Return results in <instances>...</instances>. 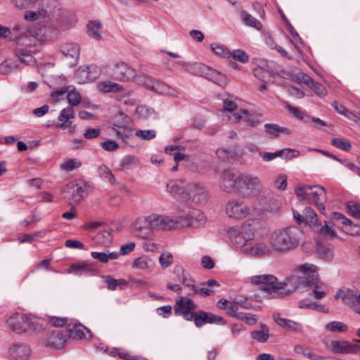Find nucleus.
<instances>
[{
    "label": "nucleus",
    "instance_id": "1",
    "mask_svg": "<svg viewBox=\"0 0 360 360\" xmlns=\"http://www.w3.org/2000/svg\"><path fill=\"white\" fill-rule=\"evenodd\" d=\"M300 235L301 231L295 226L276 229L270 235V247L276 253L285 254L298 246Z\"/></svg>",
    "mask_w": 360,
    "mask_h": 360
},
{
    "label": "nucleus",
    "instance_id": "2",
    "mask_svg": "<svg viewBox=\"0 0 360 360\" xmlns=\"http://www.w3.org/2000/svg\"><path fill=\"white\" fill-rule=\"evenodd\" d=\"M36 10H28L24 13V19L28 22L43 21L51 16L58 15L60 13V5L57 0H42L41 3L35 5Z\"/></svg>",
    "mask_w": 360,
    "mask_h": 360
},
{
    "label": "nucleus",
    "instance_id": "3",
    "mask_svg": "<svg viewBox=\"0 0 360 360\" xmlns=\"http://www.w3.org/2000/svg\"><path fill=\"white\" fill-rule=\"evenodd\" d=\"M295 194L300 200L313 202L319 211L326 215L325 203L327 200L324 187L319 185H303L295 188Z\"/></svg>",
    "mask_w": 360,
    "mask_h": 360
},
{
    "label": "nucleus",
    "instance_id": "4",
    "mask_svg": "<svg viewBox=\"0 0 360 360\" xmlns=\"http://www.w3.org/2000/svg\"><path fill=\"white\" fill-rule=\"evenodd\" d=\"M254 284H262V290L269 293L274 298H282L290 293L292 290H287L286 283L278 282L277 278L271 274L257 275L251 277Z\"/></svg>",
    "mask_w": 360,
    "mask_h": 360
},
{
    "label": "nucleus",
    "instance_id": "5",
    "mask_svg": "<svg viewBox=\"0 0 360 360\" xmlns=\"http://www.w3.org/2000/svg\"><path fill=\"white\" fill-rule=\"evenodd\" d=\"M314 266H308L307 264L302 265L300 270L304 273V276L300 277L298 282L304 287L313 288L311 295L315 299H322L328 292V288L323 283H319L318 276L314 272H309Z\"/></svg>",
    "mask_w": 360,
    "mask_h": 360
},
{
    "label": "nucleus",
    "instance_id": "6",
    "mask_svg": "<svg viewBox=\"0 0 360 360\" xmlns=\"http://www.w3.org/2000/svg\"><path fill=\"white\" fill-rule=\"evenodd\" d=\"M13 32L18 45L24 46V49H38L41 41L34 32L33 27L26 28L21 25H16L13 27Z\"/></svg>",
    "mask_w": 360,
    "mask_h": 360
},
{
    "label": "nucleus",
    "instance_id": "7",
    "mask_svg": "<svg viewBox=\"0 0 360 360\" xmlns=\"http://www.w3.org/2000/svg\"><path fill=\"white\" fill-rule=\"evenodd\" d=\"M261 186L260 179L251 174H240L238 180V194L243 198L257 195Z\"/></svg>",
    "mask_w": 360,
    "mask_h": 360
},
{
    "label": "nucleus",
    "instance_id": "8",
    "mask_svg": "<svg viewBox=\"0 0 360 360\" xmlns=\"http://www.w3.org/2000/svg\"><path fill=\"white\" fill-rule=\"evenodd\" d=\"M55 16H51L50 18H46L43 21L37 22L33 27L36 32H34L35 34H37L41 43L57 38L59 30L58 22L55 23L53 20Z\"/></svg>",
    "mask_w": 360,
    "mask_h": 360
},
{
    "label": "nucleus",
    "instance_id": "9",
    "mask_svg": "<svg viewBox=\"0 0 360 360\" xmlns=\"http://www.w3.org/2000/svg\"><path fill=\"white\" fill-rule=\"evenodd\" d=\"M228 234L231 243L240 247L242 252L244 246H248L255 237L254 229L250 224H245L240 228H231Z\"/></svg>",
    "mask_w": 360,
    "mask_h": 360
},
{
    "label": "nucleus",
    "instance_id": "10",
    "mask_svg": "<svg viewBox=\"0 0 360 360\" xmlns=\"http://www.w3.org/2000/svg\"><path fill=\"white\" fill-rule=\"evenodd\" d=\"M63 198L70 205L79 203L86 195V184L79 180H75L68 183L62 190Z\"/></svg>",
    "mask_w": 360,
    "mask_h": 360
},
{
    "label": "nucleus",
    "instance_id": "11",
    "mask_svg": "<svg viewBox=\"0 0 360 360\" xmlns=\"http://www.w3.org/2000/svg\"><path fill=\"white\" fill-rule=\"evenodd\" d=\"M153 219L156 224L155 225V228L158 230L169 231L180 229L181 228L188 227L189 224L187 219H181L180 216L175 219H172L169 217L153 214Z\"/></svg>",
    "mask_w": 360,
    "mask_h": 360
},
{
    "label": "nucleus",
    "instance_id": "12",
    "mask_svg": "<svg viewBox=\"0 0 360 360\" xmlns=\"http://www.w3.org/2000/svg\"><path fill=\"white\" fill-rule=\"evenodd\" d=\"M191 182L184 179H172L167 182L166 187L167 191L174 198L181 202H186L189 200L188 194Z\"/></svg>",
    "mask_w": 360,
    "mask_h": 360
},
{
    "label": "nucleus",
    "instance_id": "13",
    "mask_svg": "<svg viewBox=\"0 0 360 360\" xmlns=\"http://www.w3.org/2000/svg\"><path fill=\"white\" fill-rule=\"evenodd\" d=\"M153 214L148 217L138 218L134 224V229L136 234L143 238H148L153 233L155 229V221L153 219Z\"/></svg>",
    "mask_w": 360,
    "mask_h": 360
},
{
    "label": "nucleus",
    "instance_id": "14",
    "mask_svg": "<svg viewBox=\"0 0 360 360\" xmlns=\"http://www.w3.org/2000/svg\"><path fill=\"white\" fill-rule=\"evenodd\" d=\"M63 60L69 67L75 66L79 60L80 47L76 43H65L60 46Z\"/></svg>",
    "mask_w": 360,
    "mask_h": 360
},
{
    "label": "nucleus",
    "instance_id": "15",
    "mask_svg": "<svg viewBox=\"0 0 360 360\" xmlns=\"http://www.w3.org/2000/svg\"><path fill=\"white\" fill-rule=\"evenodd\" d=\"M226 213L230 218L241 219L250 214V208L240 200H232L226 204Z\"/></svg>",
    "mask_w": 360,
    "mask_h": 360
},
{
    "label": "nucleus",
    "instance_id": "16",
    "mask_svg": "<svg viewBox=\"0 0 360 360\" xmlns=\"http://www.w3.org/2000/svg\"><path fill=\"white\" fill-rule=\"evenodd\" d=\"M188 194L190 198L185 203L190 205L205 204L208 200L207 191L199 184L191 182Z\"/></svg>",
    "mask_w": 360,
    "mask_h": 360
},
{
    "label": "nucleus",
    "instance_id": "17",
    "mask_svg": "<svg viewBox=\"0 0 360 360\" xmlns=\"http://www.w3.org/2000/svg\"><path fill=\"white\" fill-rule=\"evenodd\" d=\"M111 69V76L116 80L128 82L136 78L135 70L123 62L114 63Z\"/></svg>",
    "mask_w": 360,
    "mask_h": 360
},
{
    "label": "nucleus",
    "instance_id": "18",
    "mask_svg": "<svg viewBox=\"0 0 360 360\" xmlns=\"http://www.w3.org/2000/svg\"><path fill=\"white\" fill-rule=\"evenodd\" d=\"M238 175L232 169L224 170L219 179V188L226 193H238Z\"/></svg>",
    "mask_w": 360,
    "mask_h": 360
},
{
    "label": "nucleus",
    "instance_id": "19",
    "mask_svg": "<svg viewBox=\"0 0 360 360\" xmlns=\"http://www.w3.org/2000/svg\"><path fill=\"white\" fill-rule=\"evenodd\" d=\"M196 308L197 305L192 300L186 297H180L176 302L174 311L176 314L182 315L184 319L191 321L194 313L193 311Z\"/></svg>",
    "mask_w": 360,
    "mask_h": 360
},
{
    "label": "nucleus",
    "instance_id": "20",
    "mask_svg": "<svg viewBox=\"0 0 360 360\" xmlns=\"http://www.w3.org/2000/svg\"><path fill=\"white\" fill-rule=\"evenodd\" d=\"M193 320L196 327H202L205 323H216L219 325H224L226 321L219 316L209 314L204 311H198L193 314Z\"/></svg>",
    "mask_w": 360,
    "mask_h": 360
},
{
    "label": "nucleus",
    "instance_id": "21",
    "mask_svg": "<svg viewBox=\"0 0 360 360\" xmlns=\"http://www.w3.org/2000/svg\"><path fill=\"white\" fill-rule=\"evenodd\" d=\"M75 117V110L72 107H67L63 109L58 116L60 123H57L55 127L56 128L65 129H68L70 133H74L76 129V125L73 124L70 120Z\"/></svg>",
    "mask_w": 360,
    "mask_h": 360
},
{
    "label": "nucleus",
    "instance_id": "22",
    "mask_svg": "<svg viewBox=\"0 0 360 360\" xmlns=\"http://www.w3.org/2000/svg\"><path fill=\"white\" fill-rule=\"evenodd\" d=\"M28 317L22 314L15 313L7 320L9 328L17 333H22L28 330Z\"/></svg>",
    "mask_w": 360,
    "mask_h": 360
},
{
    "label": "nucleus",
    "instance_id": "23",
    "mask_svg": "<svg viewBox=\"0 0 360 360\" xmlns=\"http://www.w3.org/2000/svg\"><path fill=\"white\" fill-rule=\"evenodd\" d=\"M271 248L270 245L263 242L253 243L250 242L248 246H244L243 248V252L245 255L254 256V257H262L269 255Z\"/></svg>",
    "mask_w": 360,
    "mask_h": 360
},
{
    "label": "nucleus",
    "instance_id": "24",
    "mask_svg": "<svg viewBox=\"0 0 360 360\" xmlns=\"http://www.w3.org/2000/svg\"><path fill=\"white\" fill-rule=\"evenodd\" d=\"M330 348L334 354H356L360 351L357 344H352L347 341L333 340Z\"/></svg>",
    "mask_w": 360,
    "mask_h": 360
},
{
    "label": "nucleus",
    "instance_id": "25",
    "mask_svg": "<svg viewBox=\"0 0 360 360\" xmlns=\"http://www.w3.org/2000/svg\"><path fill=\"white\" fill-rule=\"evenodd\" d=\"M68 332L66 330L60 331H53L45 341V346L59 349L63 347L67 340Z\"/></svg>",
    "mask_w": 360,
    "mask_h": 360
},
{
    "label": "nucleus",
    "instance_id": "26",
    "mask_svg": "<svg viewBox=\"0 0 360 360\" xmlns=\"http://www.w3.org/2000/svg\"><path fill=\"white\" fill-rule=\"evenodd\" d=\"M96 70L95 65L79 67L75 72V78L79 84L94 81L99 75L98 72L91 74V70Z\"/></svg>",
    "mask_w": 360,
    "mask_h": 360
},
{
    "label": "nucleus",
    "instance_id": "27",
    "mask_svg": "<svg viewBox=\"0 0 360 360\" xmlns=\"http://www.w3.org/2000/svg\"><path fill=\"white\" fill-rule=\"evenodd\" d=\"M11 356L15 360H27L31 353V349L25 345L17 343L9 349Z\"/></svg>",
    "mask_w": 360,
    "mask_h": 360
},
{
    "label": "nucleus",
    "instance_id": "28",
    "mask_svg": "<svg viewBox=\"0 0 360 360\" xmlns=\"http://www.w3.org/2000/svg\"><path fill=\"white\" fill-rule=\"evenodd\" d=\"M181 219H187L189 224L188 226L197 227L199 225L205 222V217L204 214L199 210H193L188 214L185 216H180Z\"/></svg>",
    "mask_w": 360,
    "mask_h": 360
},
{
    "label": "nucleus",
    "instance_id": "29",
    "mask_svg": "<svg viewBox=\"0 0 360 360\" xmlns=\"http://www.w3.org/2000/svg\"><path fill=\"white\" fill-rule=\"evenodd\" d=\"M38 49H18L16 51V56H18L21 63H25L27 65H34L37 63V60L35 58L32 56V54L36 53Z\"/></svg>",
    "mask_w": 360,
    "mask_h": 360
},
{
    "label": "nucleus",
    "instance_id": "30",
    "mask_svg": "<svg viewBox=\"0 0 360 360\" xmlns=\"http://www.w3.org/2000/svg\"><path fill=\"white\" fill-rule=\"evenodd\" d=\"M264 127L265 132L274 138H278L280 134L290 135L292 133V130L288 127H282L275 123H266Z\"/></svg>",
    "mask_w": 360,
    "mask_h": 360
},
{
    "label": "nucleus",
    "instance_id": "31",
    "mask_svg": "<svg viewBox=\"0 0 360 360\" xmlns=\"http://www.w3.org/2000/svg\"><path fill=\"white\" fill-rule=\"evenodd\" d=\"M152 91L160 95L172 97L177 96L178 94L174 89L160 81H155V84L152 86Z\"/></svg>",
    "mask_w": 360,
    "mask_h": 360
},
{
    "label": "nucleus",
    "instance_id": "32",
    "mask_svg": "<svg viewBox=\"0 0 360 360\" xmlns=\"http://www.w3.org/2000/svg\"><path fill=\"white\" fill-rule=\"evenodd\" d=\"M312 229L317 233L322 235L326 238H333L337 236V233L333 229V226H330L328 221H324V225H322L319 221L312 227Z\"/></svg>",
    "mask_w": 360,
    "mask_h": 360
},
{
    "label": "nucleus",
    "instance_id": "33",
    "mask_svg": "<svg viewBox=\"0 0 360 360\" xmlns=\"http://www.w3.org/2000/svg\"><path fill=\"white\" fill-rule=\"evenodd\" d=\"M335 298V300L341 299L345 304L354 306L355 293L352 290H339Z\"/></svg>",
    "mask_w": 360,
    "mask_h": 360
},
{
    "label": "nucleus",
    "instance_id": "34",
    "mask_svg": "<svg viewBox=\"0 0 360 360\" xmlns=\"http://www.w3.org/2000/svg\"><path fill=\"white\" fill-rule=\"evenodd\" d=\"M316 253L319 258L327 262L332 261L334 257L333 249L320 243H317Z\"/></svg>",
    "mask_w": 360,
    "mask_h": 360
},
{
    "label": "nucleus",
    "instance_id": "35",
    "mask_svg": "<svg viewBox=\"0 0 360 360\" xmlns=\"http://www.w3.org/2000/svg\"><path fill=\"white\" fill-rule=\"evenodd\" d=\"M261 330L251 332V338L258 342H265L269 338V328L264 323L260 324Z\"/></svg>",
    "mask_w": 360,
    "mask_h": 360
},
{
    "label": "nucleus",
    "instance_id": "36",
    "mask_svg": "<svg viewBox=\"0 0 360 360\" xmlns=\"http://www.w3.org/2000/svg\"><path fill=\"white\" fill-rule=\"evenodd\" d=\"M233 118L236 120L243 119L250 127H255L259 124V120H255L247 110H240L239 112H236L232 114Z\"/></svg>",
    "mask_w": 360,
    "mask_h": 360
},
{
    "label": "nucleus",
    "instance_id": "37",
    "mask_svg": "<svg viewBox=\"0 0 360 360\" xmlns=\"http://www.w3.org/2000/svg\"><path fill=\"white\" fill-rule=\"evenodd\" d=\"M239 150H236V149L220 148L216 151V154L219 159L224 161L231 162L236 158L239 155Z\"/></svg>",
    "mask_w": 360,
    "mask_h": 360
},
{
    "label": "nucleus",
    "instance_id": "38",
    "mask_svg": "<svg viewBox=\"0 0 360 360\" xmlns=\"http://www.w3.org/2000/svg\"><path fill=\"white\" fill-rule=\"evenodd\" d=\"M88 32L89 36L96 39V40H101V23L98 20L91 21L87 25Z\"/></svg>",
    "mask_w": 360,
    "mask_h": 360
},
{
    "label": "nucleus",
    "instance_id": "39",
    "mask_svg": "<svg viewBox=\"0 0 360 360\" xmlns=\"http://www.w3.org/2000/svg\"><path fill=\"white\" fill-rule=\"evenodd\" d=\"M324 328L326 330L333 333H345L348 330L347 324L338 321H333L328 323L325 325Z\"/></svg>",
    "mask_w": 360,
    "mask_h": 360
},
{
    "label": "nucleus",
    "instance_id": "40",
    "mask_svg": "<svg viewBox=\"0 0 360 360\" xmlns=\"http://www.w3.org/2000/svg\"><path fill=\"white\" fill-rule=\"evenodd\" d=\"M181 150H184V148L180 146H170L165 148V151L167 154L174 156V161L178 163L185 158V155L180 152Z\"/></svg>",
    "mask_w": 360,
    "mask_h": 360
},
{
    "label": "nucleus",
    "instance_id": "41",
    "mask_svg": "<svg viewBox=\"0 0 360 360\" xmlns=\"http://www.w3.org/2000/svg\"><path fill=\"white\" fill-rule=\"evenodd\" d=\"M212 51L217 56L229 58L231 57V51L224 45L219 43H212L210 44Z\"/></svg>",
    "mask_w": 360,
    "mask_h": 360
},
{
    "label": "nucleus",
    "instance_id": "42",
    "mask_svg": "<svg viewBox=\"0 0 360 360\" xmlns=\"http://www.w3.org/2000/svg\"><path fill=\"white\" fill-rule=\"evenodd\" d=\"M27 323L28 330L41 332L45 328V321L41 319L28 317Z\"/></svg>",
    "mask_w": 360,
    "mask_h": 360
},
{
    "label": "nucleus",
    "instance_id": "43",
    "mask_svg": "<svg viewBox=\"0 0 360 360\" xmlns=\"http://www.w3.org/2000/svg\"><path fill=\"white\" fill-rule=\"evenodd\" d=\"M66 97L72 108L77 105L81 102V95L74 87L68 89Z\"/></svg>",
    "mask_w": 360,
    "mask_h": 360
},
{
    "label": "nucleus",
    "instance_id": "44",
    "mask_svg": "<svg viewBox=\"0 0 360 360\" xmlns=\"http://www.w3.org/2000/svg\"><path fill=\"white\" fill-rule=\"evenodd\" d=\"M139 164L138 159L131 155L125 156L120 164L122 170H129L136 167Z\"/></svg>",
    "mask_w": 360,
    "mask_h": 360
},
{
    "label": "nucleus",
    "instance_id": "45",
    "mask_svg": "<svg viewBox=\"0 0 360 360\" xmlns=\"http://www.w3.org/2000/svg\"><path fill=\"white\" fill-rule=\"evenodd\" d=\"M100 89L105 93L119 92L122 90V86L112 82H104L99 84Z\"/></svg>",
    "mask_w": 360,
    "mask_h": 360
},
{
    "label": "nucleus",
    "instance_id": "46",
    "mask_svg": "<svg viewBox=\"0 0 360 360\" xmlns=\"http://www.w3.org/2000/svg\"><path fill=\"white\" fill-rule=\"evenodd\" d=\"M135 82L137 84L142 85L145 86L146 89L150 91H152V86H153L155 83V81H154L151 77L145 75H141L136 77Z\"/></svg>",
    "mask_w": 360,
    "mask_h": 360
},
{
    "label": "nucleus",
    "instance_id": "47",
    "mask_svg": "<svg viewBox=\"0 0 360 360\" xmlns=\"http://www.w3.org/2000/svg\"><path fill=\"white\" fill-rule=\"evenodd\" d=\"M304 216L307 218L306 224L311 228L319 221L317 214L310 207H307L304 210Z\"/></svg>",
    "mask_w": 360,
    "mask_h": 360
},
{
    "label": "nucleus",
    "instance_id": "48",
    "mask_svg": "<svg viewBox=\"0 0 360 360\" xmlns=\"http://www.w3.org/2000/svg\"><path fill=\"white\" fill-rule=\"evenodd\" d=\"M12 4L20 9L34 8L37 0H11Z\"/></svg>",
    "mask_w": 360,
    "mask_h": 360
},
{
    "label": "nucleus",
    "instance_id": "49",
    "mask_svg": "<svg viewBox=\"0 0 360 360\" xmlns=\"http://www.w3.org/2000/svg\"><path fill=\"white\" fill-rule=\"evenodd\" d=\"M98 172L99 173L100 176L105 181H109L110 183H114L115 181V179L114 175L109 169L108 167L105 165H101L98 167Z\"/></svg>",
    "mask_w": 360,
    "mask_h": 360
},
{
    "label": "nucleus",
    "instance_id": "50",
    "mask_svg": "<svg viewBox=\"0 0 360 360\" xmlns=\"http://www.w3.org/2000/svg\"><path fill=\"white\" fill-rule=\"evenodd\" d=\"M209 79L222 87L228 84V78L217 70L214 71L211 77H209Z\"/></svg>",
    "mask_w": 360,
    "mask_h": 360
},
{
    "label": "nucleus",
    "instance_id": "51",
    "mask_svg": "<svg viewBox=\"0 0 360 360\" xmlns=\"http://www.w3.org/2000/svg\"><path fill=\"white\" fill-rule=\"evenodd\" d=\"M194 69L198 70V72L202 77H205L209 79V77H211L212 73L215 70L212 69L211 68L202 64V63H195L194 64Z\"/></svg>",
    "mask_w": 360,
    "mask_h": 360
},
{
    "label": "nucleus",
    "instance_id": "52",
    "mask_svg": "<svg viewBox=\"0 0 360 360\" xmlns=\"http://www.w3.org/2000/svg\"><path fill=\"white\" fill-rule=\"evenodd\" d=\"M112 239L111 233L105 230L99 232L96 236V242L103 245H108L111 243Z\"/></svg>",
    "mask_w": 360,
    "mask_h": 360
},
{
    "label": "nucleus",
    "instance_id": "53",
    "mask_svg": "<svg viewBox=\"0 0 360 360\" xmlns=\"http://www.w3.org/2000/svg\"><path fill=\"white\" fill-rule=\"evenodd\" d=\"M331 144L344 151H349L351 149V143L343 139L333 138L331 140Z\"/></svg>",
    "mask_w": 360,
    "mask_h": 360
},
{
    "label": "nucleus",
    "instance_id": "54",
    "mask_svg": "<svg viewBox=\"0 0 360 360\" xmlns=\"http://www.w3.org/2000/svg\"><path fill=\"white\" fill-rule=\"evenodd\" d=\"M242 18L243 22L250 26H252L257 30H259L261 27V23L259 20H257L255 18L252 17L251 15L247 13L246 12L242 13Z\"/></svg>",
    "mask_w": 360,
    "mask_h": 360
},
{
    "label": "nucleus",
    "instance_id": "55",
    "mask_svg": "<svg viewBox=\"0 0 360 360\" xmlns=\"http://www.w3.org/2000/svg\"><path fill=\"white\" fill-rule=\"evenodd\" d=\"M254 75L256 77L264 82H270L271 77V75L269 71L265 70L260 67L254 69Z\"/></svg>",
    "mask_w": 360,
    "mask_h": 360
},
{
    "label": "nucleus",
    "instance_id": "56",
    "mask_svg": "<svg viewBox=\"0 0 360 360\" xmlns=\"http://www.w3.org/2000/svg\"><path fill=\"white\" fill-rule=\"evenodd\" d=\"M234 316L238 319L245 321L249 325H253L257 321V316L250 313L238 312Z\"/></svg>",
    "mask_w": 360,
    "mask_h": 360
},
{
    "label": "nucleus",
    "instance_id": "57",
    "mask_svg": "<svg viewBox=\"0 0 360 360\" xmlns=\"http://www.w3.org/2000/svg\"><path fill=\"white\" fill-rule=\"evenodd\" d=\"M346 207L349 214L356 219H360V205L349 201L347 203Z\"/></svg>",
    "mask_w": 360,
    "mask_h": 360
},
{
    "label": "nucleus",
    "instance_id": "58",
    "mask_svg": "<svg viewBox=\"0 0 360 360\" xmlns=\"http://www.w3.org/2000/svg\"><path fill=\"white\" fill-rule=\"evenodd\" d=\"M159 262L162 269H166L173 262V255L169 252H162L159 258Z\"/></svg>",
    "mask_w": 360,
    "mask_h": 360
},
{
    "label": "nucleus",
    "instance_id": "59",
    "mask_svg": "<svg viewBox=\"0 0 360 360\" xmlns=\"http://www.w3.org/2000/svg\"><path fill=\"white\" fill-rule=\"evenodd\" d=\"M231 57L242 63H246L249 60L248 54L240 49L234 50L233 52L231 51Z\"/></svg>",
    "mask_w": 360,
    "mask_h": 360
},
{
    "label": "nucleus",
    "instance_id": "60",
    "mask_svg": "<svg viewBox=\"0 0 360 360\" xmlns=\"http://www.w3.org/2000/svg\"><path fill=\"white\" fill-rule=\"evenodd\" d=\"M345 231L347 233L352 236L360 235V225L358 224H354L351 220L350 223H345L344 225Z\"/></svg>",
    "mask_w": 360,
    "mask_h": 360
},
{
    "label": "nucleus",
    "instance_id": "61",
    "mask_svg": "<svg viewBox=\"0 0 360 360\" xmlns=\"http://www.w3.org/2000/svg\"><path fill=\"white\" fill-rule=\"evenodd\" d=\"M136 136L138 138H140L143 140H150L154 139L156 136V133L154 130L147 129V130H137L136 131Z\"/></svg>",
    "mask_w": 360,
    "mask_h": 360
},
{
    "label": "nucleus",
    "instance_id": "62",
    "mask_svg": "<svg viewBox=\"0 0 360 360\" xmlns=\"http://www.w3.org/2000/svg\"><path fill=\"white\" fill-rule=\"evenodd\" d=\"M71 88V86L68 87H62L58 90L54 91L51 94V98L53 101V102H58L60 99L63 98V96L67 94L68 91V89Z\"/></svg>",
    "mask_w": 360,
    "mask_h": 360
},
{
    "label": "nucleus",
    "instance_id": "63",
    "mask_svg": "<svg viewBox=\"0 0 360 360\" xmlns=\"http://www.w3.org/2000/svg\"><path fill=\"white\" fill-rule=\"evenodd\" d=\"M81 166V162L77 161L75 159H70L67 160L65 162L61 165V168L66 171H72L74 169L79 167Z\"/></svg>",
    "mask_w": 360,
    "mask_h": 360
},
{
    "label": "nucleus",
    "instance_id": "64",
    "mask_svg": "<svg viewBox=\"0 0 360 360\" xmlns=\"http://www.w3.org/2000/svg\"><path fill=\"white\" fill-rule=\"evenodd\" d=\"M68 319L67 318H60L51 316L49 318V323L54 327H63L67 324Z\"/></svg>",
    "mask_w": 360,
    "mask_h": 360
}]
</instances>
